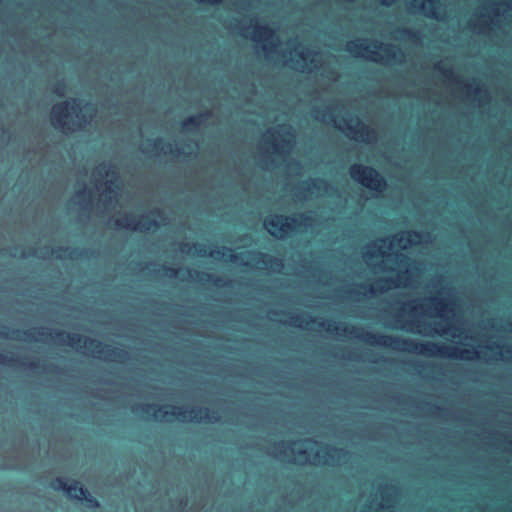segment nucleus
Listing matches in <instances>:
<instances>
[{
	"instance_id": "26",
	"label": "nucleus",
	"mask_w": 512,
	"mask_h": 512,
	"mask_svg": "<svg viewBox=\"0 0 512 512\" xmlns=\"http://www.w3.org/2000/svg\"><path fill=\"white\" fill-rule=\"evenodd\" d=\"M206 278L212 282V284L216 287H224L228 284L227 281H224L221 277H214L211 274H205Z\"/></svg>"
},
{
	"instance_id": "55",
	"label": "nucleus",
	"mask_w": 512,
	"mask_h": 512,
	"mask_svg": "<svg viewBox=\"0 0 512 512\" xmlns=\"http://www.w3.org/2000/svg\"><path fill=\"white\" fill-rule=\"evenodd\" d=\"M507 352H512V349L510 347H507Z\"/></svg>"
},
{
	"instance_id": "47",
	"label": "nucleus",
	"mask_w": 512,
	"mask_h": 512,
	"mask_svg": "<svg viewBox=\"0 0 512 512\" xmlns=\"http://www.w3.org/2000/svg\"><path fill=\"white\" fill-rule=\"evenodd\" d=\"M381 282L394 283V280L393 279H382Z\"/></svg>"
},
{
	"instance_id": "16",
	"label": "nucleus",
	"mask_w": 512,
	"mask_h": 512,
	"mask_svg": "<svg viewBox=\"0 0 512 512\" xmlns=\"http://www.w3.org/2000/svg\"><path fill=\"white\" fill-rule=\"evenodd\" d=\"M75 253H76V250L71 249L69 247H57L52 250V255L58 260H61L64 258L72 259V258H74Z\"/></svg>"
},
{
	"instance_id": "13",
	"label": "nucleus",
	"mask_w": 512,
	"mask_h": 512,
	"mask_svg": "<svg viewBox=\"0 0 512 512\" xmlns=\"http://www.w3.org/2000/svg\"><path fill=\"white\" fill-rule=\"evenodd\" d=\"M374 48L382 49L385 52L387 60H396L397 59V52L403 56V53L400 48L393 46L391 44H384L382 42H373Z\"/></svg>"
},
{
	"instance_id": "27",
	"label": "nucleus",
	"mask_w": 512,
	"mask_h": 512,
	"mask_svg": "<svg viewBox=\"0 0 512 512\" xmlns=\"http://www.w3.org/2000/svg\"><path fill=\"white\" fill-rule=\"evenodd\" d=\"M273 261H275V258H273L267 254L257 253V263L267 265V264L273 263Z\"/></svg>"
},
{
	"instance_id": "48",
	"label": "nucleus",
	"mask_w": 512,
	"mask_h": 512,
	"mask_svg": "<svg viewBox=\"0 0 512 512\" xmlns=\"http://www.w3.org/2000/svg\"><path fill=\"white\" fill-rule=\"evenodd\" d=\"M172 152H173L174 155H180L181 154V150L180 149L173 150Z\"/></svg>"
},
{
	"instance_id": "20",
	"label": "nucleus",
	"mask_w": 512,
	"mask_h": 512,
	"mask_svg": "<svg viewBox=\"0 0 512 512\" xmlns=\"http://www.w3.org/2000/svg\"><path fill=\"white\" fill-rule=\"evenodd\" d=\"M95 172L101 176V177H104V176H109V175H114L115 172L113 170H111V165L107 164V163H101L96 169H95Z\"/></svg>"
},
{
	"instance_id": "8",
	"label": "nucleus",
	"mask_w": 512,
	"mask_h": 512,
	"mask_svg": "<svg viewBox=\"0 0 512 512\" xmlns=\"http://www.w3.org/2000/svg\"><path fill=\"white\" fill-rule=\"evenodd\" d=\"M114 225L117 228H125L132 231H147L151 229L156 230L160 227L158 221L144 215L139 217L134 215H125L122 218L115 219Z\"/></svg>"
},
{
	"instance_id": "21",
	"label": "nucleus",
	"mask_w": 512,
	"mask_h": 512,
	"mask_svg": "<svg viewBox=\"0 0 512 512\" xmlns=\"http://www.w3.org/2000/svg\"><path fill=\"white\" fill-rule=\"evenodd\" d=\"M317 326H318V328L325 329L329 332H337L338 328H339L335 322H331V321H327V320H322V321L317 322Z\"/></svg>"
},
{
	"instance_id": "5",
	"label": "nucleus",
	"mask_w": 512,
	"mask_h": 512,
	"mask_svg": "<svg viewBox=\"0 0 512 512\" xmlns=\"http://www.w3.org/2000/svg\"><path fill=\"white\" fill-rule=\"evenodd\" d=\"M50 487L55 491L64 492L72 500L85 501L89 508L100 507L99 501L76 479L71 480L68 484L63 477H56L50 482Z\"/></svg>"
},
{
	"instance_id": "6",
	"label": "nucleus",
	"mask_w": 512,
	"mask_h": 512,
	"mask_svg": "<svg viewBox=\"0 0 512 512\" xmlns=\"http://www.w3.org/2000/svg\"><path fill=\"white\" fill-rule=\"evenodd\" d=\"M349 174L354 181L371 191L383 192L387 187L386 179L372 166L355 163L350 166Z\"/></svg>"
},
{
	"instance_id": "31",
	"label": "nucleus",
	"mask_w": 512,
	"mask_h": 512,
	"mask_svg": "<svg viewBox=\"0 0 512 512\" xmlns=\"http://www.w3.org/2000/svg\"><path fill=\"white\" fill-rule=\"evenodd\" d=\"M199 4H202V5H218L220 4L223 0H196Z\"/></svg>"
},
{
	"instance_id": "37",
	"label": "nucleus",
	"mask_w": 512,
	"mask_h": 512,
	"mask_svg": "<svg viewBox=\"0 0 512 512\" xmlns=\"http://www.w3.org/2000/svg\"><path fill=\"white\" fill-rule=\"evenodd\" d=\"M112 184H113L112 180L107 181V186H106V189H105V195L107 193H111L112 192V190L110 189V185H112Z\"/></svg>"
},
{
	"instance_id": "7",
	"label": "nucleus",
	"mask_w": 512,
	"mask_h": 512,
	"mask_svg": "<svg viewBox=\"0 0 512 512\" xmlns=\"http://www.w3.org/2000/svg\"><path fill=\"white\" fill-rule=\"evenodd\" d=\"M312 217L302 213L299 215V219L296 217H288L282 214L275 215L272 218H267L264 222L266 229L273 236L277 237L275 231L279 232L280 237H284L295 231V226L308 227L311 225Z\"/></svg>"
},
{
	"instance_id": "40",
	"label": "nucleus",
	"mask_w": 512,
	"mask_h": 512,
	"mask_svg": "<svg viewBox=\"0 0 512 512\" xmlns=\"http://www.w3.org/2000/svg\"><path fill=\"white\" fill-rule=\"evenodd\" d=\"M380 1L385 6H389V5H391L392 3L395 2V0H380Z\"/></svg>"
},
{
	"instance_id": "25",
	"label": "nucleus",
	"mask_w": 512,
	"mask_h": 512,
	"mask_svg": "<svg viewBox=\"0 0 512 512\" xmlns=\"http://www.w3.org/2000/svg\"><path fill=\"white\" fill-rule=\"evenodd\" d=\"M66 88V83L64 80L57 81L52 89V92L57 96H63Z\"/></svg>"
},
{
	"instance_id": "32",
	"label": "nucleus",
	"mask_w": 512,
	"mask_h": 512,
	"mask_svg": "<svg viewBox=\"0 0 512 512\" xmlns=\"http://www.w3.org/2000/svg\"><path fill=\"white\" fill-rule=\"evenodd\" d=\"M291 319H292L293 325H295L297 327H301L302 320H303V318L301 316L295 315V316H292Z\"/></svg>"
},
{
	"instance_id": "23",
	"label": "nucleus",
	"mask_w": 512,
	"mask_h": 512,
	"mask_svg": "<svg viewBox=\"0 0 512 512\" xmlns=\"http://www.w3.org/2000/svg\"><path fill=\"white\" fill-rule=\"evenodd\" d=\"M422 238V234L415 230L407 231V237L405 238V241L407 244H414L416 242H419Z\"/></svg>"
},
{
	"instance_id": "18",
	"label": "nucleus",
	"mask_w": 512,
	"mask_h": 512,
	"mask_svg": "<svg viewBox=\"0 0 512 512\" xmlns=\"http://www.w3.org/2000/svg\"><path fill=\"white\" fill-rule=\"evenodd\" d=\"M434 68L439 72V74L445 79H453L454 73L450 67H445L441 62L437 63Z\"/></svg>"
},
{
	"instance_id": "24",
	"label": "nucleus",
	"mask_w": 512,
	"mask_h": 512,
	"mask_svg": "<svg viewBox=\"0 0 512 512\" xmlns=\"http://www.w3.org/2000/svg\"><path fill=\"white\" fill-rule=\"evenodd\" d=\"M431 301L434 304L435 310L439 312L450 310L448 303L442 299L432 298Z\"/></svg>"
},
{
	"instance_id": "36",
	"label": "nucleus",
	"mask_w": 512,
	"mask_h": 512,
	"mask_svg": "<svg viewBox=\"0 0 512 512\" xmlns=\"http://www.w3.org/2000/svg\"><path fill=\"white\" fill-rule=\"evenodd\" d=\"M331 450H332L335 454H337V455H340V454L345 453V450H344L343 448H336V447H333V448H331Z\"/></svg>"
},
{
	"instance_id": "30",
	"label": "nucleus",
	"mask_w": 512,
	"mask_h": 512,
	"mask_svg": "<svg viewBox=\"0 0 512 512\" xmlns=\"http://www.w3.org/2000/svg\"><path fill=\"white\" fill-rule=\"evenodd\" d=\"M16 361L17 360L15 358L7 357L6 355L0 353V364L14 365Z\"/></svg>"
},
{
	"instance_id": "3",
	"label": "nucleus",
	"mask_w": 512,
	"mask_h": 512,
	"mask_svg": "<svg viewBox=\"0 0 512 512\" xmlns=\"http://www.w3.org/2000/svg\"><path fill=\"white\" fill-rule=\"evenodd\" d=\"M80 99L73 98L71 101H64L53 106L51 122L55 128L70 132L74 128L81 129L89 123L91 115L81 113Z\"/></svg>"
},
{
	"instance_id": "46",
	"label": "nucleus",
	"mask_w": 512,
	"mask_h": 512,
	"mask_svg": "<svg viewBox=\"0 0 512 512\" xmlns=\"http://www.w3.org/2000/svg\"><path fill=\"white\" fill-rule=\"evenodd\" d=\"M297 454H298L299 456H303V455H305V454H306V450L301 449V450H299V451L297 452Z\"/></svg>"
},
{
	"instance_id": "11",
	"label": "nucleus",
	"mask_w": 512,
	"mask_h": 512,
	"mask_svg": "<svg viewBox=\"0 0 512 512\" xmlns=\"http://www.w3.org/2000/svg\"><path fill=\"white\" fill-rule=\"evenodd\" d=\"M211 116V112L209 110H205L197 115H192L187 117L181 122V126L186 130H196L198 129L209 117Z\"/></svg>"
},
{
	"instance_id": "39",
	"label": "nucleus",
	"mask_w": 512,
	"mask_h": 512,
	"mask_svg": "<svg viewBox=\"0 0 512 512\" xmlns=\"http://www.w3.org/2000/svg\"><path fill=\"white\" fill-rule=\"evenodd\" d=\"M276 47V43L274 42H271L269 45H265L263 46V48L266 50V51H269L271 50V48H275Z\"/></svg>"
},
{
	"instance_id": "45",
	"label": "nucleus",
	"mask_w": 512,
	"mask_h": 512,
	"mask_svg": "<svg viewBox=\"0 0 512 512\" xmlns=\"http://www.w3.org/2000/svg\"><path fill=\"white\" fill-rule=\"evenodd\" d=\"M316 322L315 318L309 317V319L306 321V325H309L310 323Z\"/></svg>"
},
{
	"instance_id": "38",
	"label": "nucleus",
	"mask_w": 512,
	"mask_h": 512,
	"mask_svg": "<svg viewBox=\"0 0 512 512\" xmlns=\"http://www.w3.org/2000/svg\"><path fill=\"white\" fill-rule=\"evenodd\" d=\"M194 247L196 248V250L199 254H202L203 252H205L202 245L194 244Z\"/></svg>"
},
{
	"instance_id": "35",
	"label": "nucleus",
	"mask_w": 512,
	"mask_h": 512,
	"mask_svg": "<svg viewBox=\"0 0 512 512\" xmlns=\"http://www.w3.org/2000/svg\"><path fill=\"white\" fill-rule=\"evenodd\" d=\"M358 330L355 326H345L343 332L348 333L349 335H355V332Z\"/></svg>"
},
{
	"instance_id": "22",
	"label": "nucleus",
	"mask_w": 512,
	"mask_h": 512,
	"mask_svg": "<svg viewBox=\"0 0 512 512\" xmlns=\"http://www.w3.org/2000/svg\"><path fill=\"white\" fill-rule=\"evenodd\" d=\"M323 185H327L326 180H324L322 178H316V179H313L310 183H308L305 190L306 191L320 190Z\"/></svg>"
},
{
	"instance_id": "9",
	"label": "nucleus",
	"mask_w": 512,
	"mask_h": 512,
	"mask_svg": "<svg viewBox=\"0 0 512 512\" xmlns=\"http://www.w3.org/2000/svg\"><path fill=\"white\" fill-rule=\"evenodd\" d=\"M345 129L363 140H367L375 135L374 130L366 126L358 117L355 118V125H351L349 120L344 121Z\"/></svg>"
},
{
	"instance_id": "29",
	"label": "nucleus",
	"mask_w": 512,
	"mask_h": 512,
	"mask_svg": "<svg viewBox=\"0 0 512 512\" xmlns=\"http://www.w3.org/2000/svg\"><path fill=\"white\" fill-rule=\"evenodd\" d=\"M400 33L403 37L408 39H414L417 36V33L412 29L403 28L400 30Z\"/></svg>"
},
{
	"instance_id": "10",
	"label": "nucleus",
	"mask_w": 512,
	"mask_h": 512,
	"mask_svg": "<svg viewBox=\"0 0 512 512\" xmlns=\"http://www.w3.org/2000/svg\"><path fill=\"white\" fill-rule=\"evenodd\" d=\"M256 24L253 26V32L251 33V39L254 42H268L269 40L275 38V31L266 25H258L257 19L253 18Z\"/></svg>"
},
{
	"instance_id": "49",
	"label": "nucleus",
	"mask_w": 512,
	"mask_h": 512,
	"mask_svg": "<svg viewBox=\"0 0 512 512\" xmlns=\"http://www.w3.org/2000/svg\"><path fill=\"white\" fill-rule=\"evenodd\" d=\"M298 56L302 59V60H305V56H304V53L303 52H299L298 53Z\"/></svg>"
},
{
	"instance_id": "44",
	"label": "nucleus",
	"mask_w": 512,
	"mask_h": 512,
	"mask_svg": "<svg viewBox=\"0 0 512 512\" xmlns=\"http://www.w3.org/2000/svg\"><path fill=\"white\" fill-rule=\"evenodd\" d=\"M368 292H369L370 294H375V293H376V289H375L373 286H370V287L368 288Z\"/></svg>"
},
{
	"instance_id": "50",
	"label": "nucleus",
	"mask_w": 512,
	"mask_h": 512,
	"mask_svg": "<svg viewBox=\"0 0 512 512\" xmlns=\"http://www.w3.org/2000/svg\"><path fill=\"white\" fill-rule=\"evenodd\" d=\"M0 336H1L2 338H8V337H9V336H8V334H6V333H2Z\"/></svg>"
},
{
	"instance_id": "1",
	"label": "nucleus",
	"mask_w": 512,
	"mask_h": 512,
	"mask_svg": "<svg viewBox=\"0 0 512 512\" xmlns=\"http://www.w3.org/2000/svg\"><path fill=\"white\" fill-rule=\"evenodd\" d=\"M361 341L370 345H377L395 350H404L422 354L425 356H440L454 359H471L478 355L476 350H459L452 346L448 347L437 342H416L398 336L364 332L356 335Z\"/></svg>"
},
{
	"instance_id": "53",
	"label": "nucleus",
	"mask_w": 512,
	"mask_h": 512,
	"mask_svg": "<svg viewBox=\"0 0 512 512\" xmlns=\"http://www.w3.org/2000/svg\"><path fill=\"white\" fill-rule=\"evenodd\" d=\"M92 105L90 103H86L85 104V107L88 108V107H91Z\"/></svg>"
},
{
	"instance_id": "33",
	"label": "nucleus",
	"mask_w": 512,
	"mask_h": 512,
	"mask_svg": "<svg viewBox=\"0 0 512 512\" xmlns=\"http://www.w3.org/2000/svg\"><path fill=\"white\" fill-rule=\"evenodd\" d=\"M163 140L161 138H156L151 142V146L154 150H158L160 145L163 144Z\"/></svg>"
},
{
	"instance_id": "57",
	"label": "nucleus",
	"mask_w": 512,
	"mask_h": 512,
	"mask_svg": "<svg viewBox=\"0 0 512 512\" xmlns=\"http://www.w3.org/2000/svg\"><path fill=\"white\" fill-rule=\"evenodd\" d=\"M278 445H284V442H283V441H280V442L278 443Z\"/></svg>"
},
{
	"instance_id": "12",
	"label": "nucleus",
	"mask_w": 512,
	"mask_h": 512,
	"mask_svg": "<svg viewBox=\"0 0 512 512\" xmlns=\"http://www.w3.org/2000/svg\"><path fill=\"white\" fill-rule=\"evenodd\" d=\"M346 50L355 56H363L366 53L375 54L374 51L369 49L366 40L350 41L346 45Z\"/></svg>"
},
{
	"instance_id": "28",
	"label": "nucleus",
	"mask_w": 512,
	"mask_h": 512,
	"mask_svg": "<svg viewBox=\"0 0 512 512\" xmlns=\"http://www.w3.org/2000/svg\"><path fill=\"white\" fill-rule=\"evenodd\" d=\"M12 333H13L14 335H16V337H15V338H18L20 334H23V335L25 336L26 340H28V341H34V340H36V339L33 337V334H34V333H33L32 331H28V330H27V331H21V330H17V329H16V330H13V331H12Z\"/></svg>"
},
{
	"instance_id": "52",
	"label": "nucleus",
	"mask_w": 512,
	"mask_h": 512,
	"mask_svg": "<svg viewBox=\"0 0 512 512\" xmlns=\"http://www.w3.org/2000/svg\"><path fill=\"white\" fill-rule=\"evenodd\" d=\"M295 443H296L295 441H289V442H288L289 446H290V445H294Z\"/></svg>"
},
{
	"instance_id": "4",
	"label": "nucleus",
	"mask_w": 512,
	"mask_h": 512,
	"mask_svg": "<svg viewBox=\"0 0 512 512\" xmlns=\"http://www.w3.org/2000/svg\"><path fill=\"white\" fill-rule=\"evenodd\" d=\"M55 337L59 341L64 342L67 346L88 348L98 355L104 353L107 357H112L114 359H122L126 356V352L122 349L103 344L99 340L81 334L57 330L55 331Z\"/></svg>"
},
{
	"instance_id": "56",
	"label": "nucleus",
	"mask_w": 512,
	"mask_h": 512,
	"mask_svg": "<svg viewBox=\"0 0 512 512\" xmlns=\"http://www.w3.org/2000/svg\"><path fill=\"white\" fill-rule=\"evenodd\" d=\"M307 441H308V442L316 443V441H314V440H312V439H308Z\"/></svg>"
},
{
	"instance_id": "14",
	"label": "nucleus",
	"mask_w": 512,
	"mask_h": 512,
	"mask_svg": "<svg viewBox=\"0 0 512 512\" xmlns=\"http://www.w3.org/2000/svg\"><path fill=\"white\" fill-rule=\"evenodd\" d=\"M286 135L293 137V133H292V130L290 127L285 129V131L283 132V136L280 139V146L278 144H276L274 141L267 140V143L271 144L274 152L280 153L281 152L280 148L284 149V148H290L292 146V143H293L292 140L287 139L285 137Z\"/></svg>"
},
{
	"instance_id": "42",
	"label": "nucleus",
	"mask_w": 512,
	"mask_h": 512,
	"mask_svg": "<svg viewBox=\"0 0 512 512\" xmlns=\"http://www.w3.org/2000/svg\"><path fill=\"white\" fill-rule=\"evenodd\" d=\"M414 311H416V306H414L413 303L411 302L409 303V313H412Z\"/></svg>"
},
{
	"instance_id": "19",
	"label": "nucleus",
	"mask_w": 512,
	"mask_h": 512,
	"mask_svg": "<svg viewBox=\"0 0 512 512\" xmlns=\"http://www.w3.org/2000/svg\"><path fill=\"white\" fill-rule=\"evenodd\" d=\"M464 88L473 96H487L486 90L482 89L479 85L466 84Z\"/></svg>"
},
{
	"instance_id": "2",
	"label": "nucleus",
	"mask_w": 512,
	"mask_h": 512,
	"mask_svg": "<svg viewBox=\"0 0 512 512\" xmlns=\"http://www.w3.org/2000/svg\"><path fill=\"white\" fill-rule=\"evenodd\" d=\"M156 404H144L141 407L142 413H148L153 409V417L160 421H180V422H194V423H213L219 420V416L207 407H192L184 409L183 407H173L171 411H165L163 408Z\"/></svg>"
},
{
	"instance_id": "34",
	"label": "nucleus",
	"mask_w": 512,
	"mask_h": 512,
	"mask_svg": "<svg viewBox=\"0 0 512 512\" xmlns=\"http://www.w3.org/2000/svg\"><path fill=\"white\" fill-rule=\"evenodd\" d=\"M164 271L169 277H175L177 275V270L172 267H164Z\"/></svg>"
},
{
	"instance_id": "54",
	"label": "nucleus",
	"mask_w": 512,
	"mask_h": 512,
	"mask_svg": "<svg viewBox=\"0 0 512 512\" xmlns=\"http://www.w3.org/2000/svg\"><path fill=\"white\" fill-rule=\"evenodd\" d=\"M37 333H38V334H41V335H44V334H45L44 332H42V331H40V330H38V331H37Z\"/></svg>"
},
{
	"instance_id": "17",
	"label": "nucleus",
	"mask_w": 512,
	"mask_h": 512,
	"mask_svg": "<svg viewBox=\"0 0 512 512\" xmlns=\"http://www.w3.org/2000/svg\"><path fill=\"white\" fill-rule=\"evenodd\" d=\"M225 252H229V255H228L229 261L235 262L237 260V258H238L237 254H235L232 249L226 248V247H221L216 250H212L209 253V256L210 257H220V256H224Z\"/></svg>"
},
{
	"instance_id": "51",
	"label": "nucleus",
	"mask_w": 512,
	"mask_h": 512,
	"mask_svg": "<svg viewBox=\"0 0 512 512\" xmlns=\"http://www.w3.org/2000/svg\"><path fill=\"white\" fill-rule=\"evenodd\" d=\"M435 409H436V411H439V412L442 411V408L439 406H435Z\"/></svg>"
},
{
	"instance_id": "15",
	"label": "nucleus",
	"mask_w": 512,
	"mask_h": 512,
	"mask_svg": "<svg viewBox=\"0 0 512 512\" xmlns=\"http://www.w3.org/2000/svg\"><path fill=\"white\" fill-rule=\"evenodd\" d=\"M438 5V0H425L421 4L417 5V7L425 11L428 17L437 18L436 8Z\"/></svg>"
},
{
	"instance_id": "43",
	"label": "nucleus",
	"mask_w": 512,
	"mask_h": 512,
	"mask_svg": "<svg viewBox=\"0 0 512 512\" xmlns=\"http://www.w3.org/2000/svg\"><path fill=\"white\" fill-rule=\"evenodd\" d=\"M87 190L86 188H83L82 190L77 191V195L84 196L86 194Z\"/></svg>"
},
{
	"instance_id": "41",
	"label": "nucleus",
	"mask_w": 512,
	"mask_h": 512,
	"mask_svg": "<svg viewBox=\"0 0 512 512\" xmlns=\"http://www.w3.org/2000/svg\"><path fill=\"white\" fill-rule=\"evenodd\" d=\"M27 366L31 369H35L38 367V362H31V363L27 364Z\"/></svg>"
}]
</instances>
